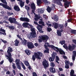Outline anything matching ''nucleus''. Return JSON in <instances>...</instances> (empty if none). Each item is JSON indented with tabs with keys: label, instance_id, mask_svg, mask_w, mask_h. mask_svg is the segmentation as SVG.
I'll return each mask as SVG.
<instances>
[{
	"label": "nucleus",
	"instance_id": "19",
	"mask_svg": "<svg viewBox=\"0 0 76 76\" xmlns=\"http://www.w3.org/2000/svg\"><path fill=\"white\" fill-rule=\"evenodd\" d=\"M63 30H58L57 31V33L58 36H59V37H61V33L63 32Z\"/></svg>",
	"mask_w": 76,
	"mask_h": 76
},
{
	"label": "nucleus",
	"instance_id": "8",
	"mask_svg": "<svg viewBox=\"0 0 76 76\" xmlns=\"http://www.w3.org/2000/svg\"><path fill=\"white\" fill-rule=\"evenodd\" d=\"M27 47L29 49H32L34 48V46L32 42H28L27 43Z\"/></svg>",
	"mask_w": 76,
	"mask_h": 76
},
{
	"label": "nucleus",
	"instance_id": "54",
	"mask_svg": "<svg viewBox=\"0 0 76 76\" xmlns=\"http://www.w3.org/2000/svg\"><path fill=\"white\" fill-rule=\"evenodd\" d=\"M63 47L64 48H65V49L66 50H67V51L68 50V47H67V46L63 45Z\"/></svg>",
	"mask_w": 76,
	"mask_h": 76
},
{
	"label": "nucleus",
	"instance_id": "45",
	"mask_svg": "<svg viewBox=\"0 0 76 76\" xmlns=\"http://www.w3.org/2000/svg\"><path fill=\"white\" fill-rule=\"evenodd\" d=\"M65 40H62L59 43H60L62 45L64 44H65Z\"/></svg>",
	"mask_w": 76,
	"mask_h": 76
},
{
	"label": "nucleus",
	"instance_id": "17",
	"mask_svg": "<svg viewBox=\"0 0 76 76\" xmlns=\"http://www.w3.org/2000/svg\"><path fill=\"white\" fill-rule=\"evenodd\" d=\"M29 25V23L27 22H26L23 23L22 26L24 28H28Z\"/></svg>",
	"mask_w": 76,
	"mask_h": 76
},
{
	"label": "nucleus",
	"instance_id": "47",
	"mask_svg": "<svg viewBox=\"0 0 76 76\" xmlns=\"http://www.w3.org/2000/svg\"><path fill=\"white\" fill-rule=\"evenodd\" d=\"M9 28L10 29H12V30H14V29H15V27H14V26H9Z\"/></svg>",
	"mask_w": 76,
	"mask_h": 76
},
{
	"label": "nucleus",
	"instance_id": "44",
	"mask_svg": "<svg viewBox=\"0 0 76 76\" xmlns=\"http://www.w3.org/2000/svg\"><path fill=\"white\" fill-rule=\"evenodd\" d=\"M71 33L73 34L76 35V30H71Z\"/></svg>",
	"mask_w": 76,
	"mask_h": 76
},
{
	"label": "nucleus",
	"instance_id": "27",
	"mask_svg": "<svg viewBox=\"0 0 76 76\" xmlns=\"http://www.w3.org/2000/svg\"><path fill=\"white\" fill-rule=\"evenodd\" d=\"M47 11H48V12L49 13H50L51 12V10H53L51 7H48V8L46 9Z\"/></svg>",
	"mask_w": 76,
	"mask_h": 76
},
{
	"label": "nucleus",
	"instance_id": "22",
	"mask_svg": "<svg viewBox=\"0 0 76 76\" xmlns=\"http://www.w3.org/2000/svg\"><path fill=\"white\" fill-rule=\"evenodd\" d=\"M14 9L15 10H16V11H17V12L20 11V8L18 5H15L14 6Z\"/></svg>",
	"mask_w": 76,
	"mask_h": 76
},
{
	"label": "nucleus",
	"instance_id": "59",
	"mask_svg": "<svg viewBox=\"0 0 76 76\" xmlns=\"http://www.w3.org/2000/svg\"><path fill=\"white\" fill-rule=\"evenodd\" d=\"M72 42H74L75 45H76V40L75 39H73L72 40Z\"/></svg>",
	"mask_w": 76,
	"mask_h": 76
},
{
	"label": "nucleus",
	"instance_id": "11",
	"mask_svg": "<svg viewBox=\"0 0 76 76\" xmlns=\"http://www.w3.org/2000/svg\"><path fill=\"white\" fill-rule=\"evenodd\" d=\"M0 6H2L3 7L6 9H8V10H11L12 8L9 7V6L7 5H5L2 3H0Z\"/></svg>",
	"mask_w": 76,
	"mask_h": 76
},
{
	"label": "nucleus",
	"instance_id": "60",
	"mask_svg": "<svg viewBox=\"0 0 76 76\" xmlns=\"http://www.w3.org/2000/svg\"><path fill=\"white\" fill-rule=\"evenodd\" d=\"M72 47V49H73V50H74L75 47H76V45H73Z\"/></svg>",
	"mask_w": 76,
	"mask_h": 76
},
{
	"label": "nucleus",
	"instance_id": "15",
	"mask_svg": "<svg viewBox=\"0 0 76 76\" xmlns=\"http://www.w3.org/2000/svg\"><path fill=\"white\" fill-rule=\"evenodd\" d=\"M20 20L21 21H25L27 22H29V20L28 18L26 17H21L20 18Z\"/></svg>",
	"mask_w": 76,
	"mask_h": 76
},
{
	"label": "nucleus",
	"instance_id": "13",
	"mask_svg": "<svg viewBox=\"0 0 76 76\" xmlns=\"http://www.w3.org/2000/svg\"><path fill=\"white\" fill-rule=\"evenodd\" d=\"M42 64L43 66L44 67H48L49 66V64L47 61L45 60V61H44L42 62Z\"/></svg>",
	"mask_w": 76,
	"mask_h": 76
},
{
	"label": "nucleus",
	"instance_id": "56",
	"mask_svg": "<svg viewBox=\"0 0 76 76\" xmlns=\"http://www.w3.org/2000/svg\"><path fill=\"white\" fill-rule=\"evenodd\" d=\"M4 19H5V20H7L8 19V16L6 15L4 16Z\"/></svg>",
	"mask_w": 76,
	"mask_h": 76
},
{
	"label": "nucleus",
	"instance_id": "10",
	"mask_svg": "<svg viewBox=\"0 0 76 76\" xmlns=\"http://www.w3.org/2000/svg\"><path fill=\"white\" fill-rule=\"evenodd\" d=\"M8 49L7 51V55H12L11 53H12L13 51V49L12 47H8Z\"/></svg>",
	"mask_w": 76,
	"mask_h": 76
},
{
	"label": "nucleus",
	"instance_id": "30",
	"mask_svg": "<svg viewBox=\"0 0 76 76\" xmlns=\"http://www.w3.org/2000/svg\"><path fill=\"white\" fill-rule=\"evenodd\" d=\"M56 59L55 60L56 62L58 63V64H59V62L58 61L60 60V58L58 57V56H56Z\"/></svg>",
	"mask_w": 76,
	"mask_h": 76
},
{
	"label": "nucleus",
	"instance_id": "3",
	"mask_svg": "<svg viewBox=\"0 0 76 76\" xmlns=\"http://www.w3.org/2000/svg\"><path fill=\"white\" fill-rule=\"evenodd\" d=\"M31 32L30 33V34L28 35V37L29 39H31V38H34L37 37V34L36 32H35V30L34 28L31 29Z\"/></svg>",
	"mask_w": 76,
	"mask_h": 76
},
{
	"label": "nucleus",
	"instance_id": "24",
	"mask_svg": "<svg viewBox=\"0 0 76 76\" xmlns=\"http://www.w3.org/2000/svg\"><path fill=\"white\" fill-rule=\"evenodd\" d=\"M38 12L39 13H41V14L44 13V10L41 8H40V9L38 8Z\"/></svg>",
	"mask_w": 76,
	"mask_h": 76
},
{
	"label": "nucleus",
	"instance_id": "33",
	"mask_svg": "<svg viewBox=\"0 0 76 76\" xmlns=\"http://www.w3.org/2000/svg\"><path fill=\"white\" fill-rule=\"evenodd\" d=\"M35 18H34V19L35 21H37L39 19L40 17L38 16V15H36L35 16Z\"/></svg>",
	"mask_w": 76,
	"mask_h": 76
},
{
	"label": "nucleus",
	"instance_id": "35",
	"mask_svg": "<svg viewBox=\"0 0 76 76\" xmlns=\"http://www.w3.org/2000/svg\"><path fill=\"white\" fill-rule=\"evenodd\" d=\"M42 4V1L41 0H38L37 1V4L38 5V6H39L40 5V4Z\"/></svg>",
	"mask_w": 76,
	"mask_h": 76
},
{
	"label": "nucleus",
	"instance_id": "62",
	"mask_svg": "<svg viewBox=\"0 0 76 76\" xmlns=\"http://www.w3.org/2000/svg\"><path fill=\"white\" fill-rule=\"evenodd\" d=\"M33 76H37V75L35 72L33 73Z\"/></svg>",
	"mask_w": 76,
	"mask_h": 76
},
{
	"label": "nucleus",
	"instance_id": "36",
	"mask_svg": "<svg viewBox=\"0 0 76 76\" xmlns=\"http://www.w3.org/2000/svg\"><path fill=\"white\" fill-rule=\"evenodd\" d=\"M19 42V40H18L17 39H16L15 40V46H18Z\"/></svg>",
	"mask_w": 76,
	"mask_h": 76
},
{
	"label": "nucleus",
	"instance_id": "4",
	"mask_svg": "<svg viewBox=\"0 0 76 76\" xmlns=\"http://www.w3.org/2000/svg\"><path fill=\"white\" fill-rule=\"evenodd\" d=\"M39 39H38V41L39 43H41V42H42V41H44L45 40L48 39L49 37L46 35L44 36L41 35L39 36Z\"/></svg>",
	"mask_w": 76,
	"mask_h": 76
},
{
	"label": "nucleus",
	"instance_id": "6",
	"mask_svg": "<svg viewBox=\"0 0 76 76\" xmlns=\"http://www.w3.org/2000/svg\"><path fill=\"white\" fill-rule=\"evenodd\" d=\"M8 21L10 22V23H16V19L12 17L8 18Z\"/></svg>",
	"mask_w": 76,
	"mask_h": 76
},
{
	"label": "nucleus",
	"instance_id": "49",
	"mask_svg": "<svg viewBox=\"0 0 76 76\" xmlns=\"http://www.w3.org/2000/svg\"><path fill=\"white\" fill-rule=\"evenodd\" d=\"M7 13L9 16H11L12 15H13L14 14L12 12H7Z\"/></svg>",
	"mask_w": 76,
	"mask_h": 76
},
{
	"label": "nucleus",
	"instance_id": "52",
	"mask_svg": "<svg viewBox=\"0 0 76 76\" xmlns=\"http://www.w3.org/2000/svg\"><path fill=\"white\" fill-rule=\"evenodd\" d=\"M61 1H58V2L57 3V4H58V5H59V6H63V5L61 4Z\"/></svg>",
	"mask_w": 76,
	"mask_h": 76
},
{
	"label": "nucleus",
	"instance_id": "58",
	"mask_svg": "<svg viewBox=\"0 0 76 76\" xmlns=\"http://www.w3.org/2000/svg\"><path fill=\"white\" fill-rule=\"evenodd\" d=\"M73 56H75L76 57V51H74L73 52Z\"/></svg>",
	"mask_w": 76,
	"mask_h": 76
},
{
	"label": "nucleus",
	"instance_id": "16",
	"mask_svg": "<svg viewBox=\"0 0 76 76\" xmlns=\"http://www.w3.org/2000/svg\"><path fill=\"white\" fill-rule=\"evenodd\" d=\"M52 57H50L49 58V60L51 62V61H53L54 60V59L55 58V57H56V55L54 54H52Z\"/></svg>",
	"mask_w": 76,
	"mask_h": 76
},
{
	"label": "nucleus",
	"instance_id": "21",
	"mask_svg": "<svg viewBox=\"0 0 76 76\" xmlns=\"http://www.w3.org/2000/svg\"><path fill=\"white\" fill-rule=\"evenodd\" d=\"M20 60L19 59H16L15 60V63L17 67H20Z\"/></svg>",
	"mask_w": 76,
	"mask_h": 76
},
{
	"label": "nucleus",
	"instance_id": "64",
	"mask_svg": "<svg viewBox=\"0 0 76 76\" xmlns=\"http://www.w3.org/2000/svg\"><path fill=\"white\" fill-rule=\"evenodd\" d=\"M10 73V72H9V71H7L6 73V75H9Z\"/></svg>",
	"mask_w": 76,
	"mask_h": 76
},
{
	"label": "nucleus",
	"instance_id": "61",
	"mask_svg": "<svg viewBox=\"0 0 76 76\" xmlns=\"http://www.w3.org/2000/svg\"><path fill=\"white\" fill-rule=\"evenodd\" d=\"M68 23L67 21H65V27H66V26H67V24Z\"/></svg>",
	"mask_w": 76,
	"mask_h": 76
},
{
	"label": "nucleus",
	"instance_id": "1",
	"mask_svg": "<svg viewBox=\"0 0 76 76\" xmlns=\"http://www.w3.org/2000/svg\"><path fill=\"white\" fill-rule=\"evenodd\" d=\"M43 56V54L40 52H35L34 55H33L32 56V59L33 61H35L36 58L39 59V60H41V58L40 57H42Z\"/></svg>",
	"mask_w": 76,
	"mask_h": 76
},
{
	"label": "nucleus",
	"instance_id": "31",
	"mask_svg": "<svg viewBox=\"0 0 76 76\" xmlns=\"http://www.w3.org/2000/svg\"><path fill=\"white\" fill-rule=\"evenodd\" d=\"M41 25H40L39 24H38L37 25V28L38 30H40V29H42V26Z\"/></svg>",
	"mask_w": 76,
	"mask_h": 76
},
{
	"label": "nucleus",
	"instance_id": "40",
	"mask_svg": "<svg viewBox=\"0 0 76 76\" xmlns=\"http://www.w3.org/2000/svg\"><path fill=\"white\" fill-rule=\"evenodd\" d=\"M69 61H66L65 62V67H69Z\"/></svg>",
	"mask_w": 76,
	"mask_h": 76
},
{
	"label": "nucleus",
	"instance_id": "20",
	"mask_svg": "<svg viewBox=\"0 0 76 76\" xmlns=\"http://www.w3.org/2000/svg\"><path fill=\"white\" fill-rule=\"evenodd\" d=\"M52 26H54V27L55 29H57L58 28V23H53Z\"/></svg>",
	"mask_w": 76,
	"mask_h": 76
},
{
	"label": "nucleus",
	"instance_id": "9",
	"mask_svg": "<svg viewBox=\"0 0 76 76\" xmlns=\"http://www.w3.org/2000/svg\"><path fill=\"white\" fill-rule=\"evenodd\" d=\"M5 56L6 58H7V57L8 58L10 63H12L13 60V59L12 58V55H7V54H5Z\"/></svg>",
	"mask_w": 76,
	"mask_h": 76
},
{
	"label": "nucleus",
	"instance_id": "63",
	"mask_svg": "<svg viewBox=\"0 0 76 76\" xmlns=\"http://www.w3.org/2000/svg\"><path fill=\"white\" fill-rule=\"evenodd\" d=\"M34 45L35 46V47H38L39 45H38V44L37 43H34Z\"/></svg>",
	"mask_w": 76,
	"mask_h": 76
},
{
	"label": "nucleus",
	"instance_id": "2",
	"mask_svg": "<svg viewBox=\"0 0 76 76\" xmlns=\"http://www.w3.org/2000/svg\"><path fill=\"white\" fill-rule=\"evenodd\" d=\"M45 44H46L44 45V47L46 50L44 51V53H49V51H50V49L49 48H48V47H50V48L51 47L52 48L54 49V50H56V47L55 46L53 45H47V44H46V43H45Z\"/></svg>",
	"mask_w": 76,
	"mask_h": 76
},
{
	"label": "nucleus",
	"instance_id": "18",
	"mask_svg": "<svg viewBox=\"0 0 76 76\" xmlns=\"http://www.w3.org/2000/svg\"><path fill=\"white\" fill-rule=\"evenodd\" d=\"M63 27H64V25H63V24H58V28L59 29L61 30V31H63Z\"/></svg>",
	"mask_w": 76,
	"mask_h": 76
},
{
	"label": "nucleus",
	"instance_id": "23",
	"mask_svg": "<svg viewBox=\"0 0 76 76\" xmlns=\"http://www.w3.org/2000/svg\"><path fill=\"white\" fill-rule=\"evenodd\" d=\"M0 31H1V32H2V35H6V33L5 30L2 29V28H0Z\"/></svg>",
	"mask_w": 76,
	"mask_h": 76
},
{
	"label": "nucleus",
	"instance_id": "55",
	"mask_svg": "<svg viewBox=\"0 0 76 76\" xmlns=\"http://www.w3.org/2000/svg\"><path fill=\"white\" fill-rule=\"evenodd\" d=\"M72 20V18H69V19H68L67 21L69 23V22H71Z\"/></svg>",
	"mask_w": 76,
	"mask_h": 76
},
{
	"label": "nucleus",
	"instance_id": "53",
	"mask_svg": "<svg viewBox=\"0 0 76 76\" xmlns=\"http://www.w3.org/2000/svg\"><path fill=\"white\" fill-rule=\"evenodd\" d=\"M75 58H76V56L75 55H72V59L73 61L75 60Z\"/></svg>",
	"mask_w": 76,
	"mask_h": 76
},
{
	"label": "nucleus",
	"instance_id": "41",
	"mask_svg": "<svg viewBox=\"0 0 76 76\" xmlns=\"http://www.w3.org/2000/svg\"><path fill=\"white\" fill-rule=\"evenodd\" d=\"M25 8L27 11H28V10H30V7H28V5H25Z\"/></svg>",
	"mask_w": 76,
	"mask_h": 76
},
{
	"label": "nucleus",
	"instance_id": "57",
	"mask_svg": "<svg viewBox=\"0 0 76 76\" xmlns=\"http://www.w3.org/2000/svg\"><path fill=\"white\" fill-rule=\"evenodd\" d=\"M42 29L39 30L38 31L40 33H44V31H42Z\"/></svg>",
	"mask_w": 76,
	"mask_h": 76
},
{
	"label": "nucleus",
	"instance_id": "26",
	"mask_svg": "<svg viewBox=\"0 0 76 76\" xmlns=\"http://www.w3.org/2000/svg\"><path fill=\"white\" fill-rule=\"evenodd\" d=\"M50 72H51V73H56V69L54 68L53 67H50Z\"/></svg>",
	"mask_w": 76,
	"mask_h": 76
},
{
	"label": "nucleus",
	"instance_id": "50",
	"mask_svg": "<svg viewBox=\"0 0 76 76\" xmlns=\"http://www.w3.org/2000/svg\"><path fill=\"white\" fill-rule=\"evenodd\" d=\"M51 7L52 9L53 10H54V9L56 8V7L55 6V4H53L52 6H51Z\"/></svg>",
	"mask_w": 76,
	"mask_h": 76
},
{
	"label": "nucleus",
	"instance_id": "12",
	"mask_svg": "<svg viewBox=\"0 0 76 76\" xmlns=\"http://www.w3.org/2000/svg\"><path fill=\"white\" fill-rule=\"evenodd\" d=\"M63 2L64 3V6L65 8H66V7H69V6L70 4V2L67 1V0H63Z\"/></svg>",
	"mask_w": 76,
	"mask_h": 76
},
{
	"label": "nucleus",
	"instance_id": "42",
	"mask_svg": "<svg viewBox=\"0 0 76 76\" xmlns=\"http://www.w3.org/2000/svg\"><path fill=\"white\" fill-rule=\"evenodd\" d=\"M1 1V2L4 3V4H5V5L7 4V2H6V0H0Z\"/></svg>",
	"mask_w": 76,
	"mask_h": 76
},
{
	"label": "nucleus",
	"instance_id": "5",
	"mask_svg": "<svg viewBox=\"0 0 76 76\" xmlns=\"http://www.w3.org/2000/svg\"><path fill=\"white\" fill-rule=\"evenodd\" d=\"M55 51L57 52V53H58L59 52L60 54H61V55H65L66 53L64 51L61 49V48H59L58 47H56V48L55 49Z\"/></svg>",
	"mask_w": 76,
	"mask_h": 76
},
{
	"label": "nucleus",
	"instance_id": "7",
	"mask_svg": "<svg viewBox=\"0 0 76 76\" xmlns=\"http://www.w3.org/2000/svg\"><path fill=\"white\" fill-rule=\"evenodd\" d=\"M30 7L32 9V12L33 13L34 15L35 14V9H36V6H35V5L34 3H33L31 4Z\"/></svg>",
	"mask_w": 76,
	"mask_h": 76
},
{
	"label": "nucleus",
	"instance_id": "14",
	"mask_svg": "<svg viewBox=\"0 0 76 76\" xmlns=\"http://www.w3.org/2000/svg\"><path fill=\"white\" fill-rule=\"evenodd\" d=\"M51 18L56 22H58V19H59L57 15H55L53 17H51Z\"/></svg>",
	"mask_w": 76,
	"mask_h": 76
},
{
	"label": "nucleus",
	"instance_id": "39",
	"mask_svg": "<svg viewBox=\"0 0 76 76\" xmlns=\"http://www.w3.org/2000/svg\"><path fill=\"white\" fill-rule=\"evenodd\" d=\"M39 24H41L42 26H45V24H44L45 23L43 21H39Z\"/></svg>",
	"mask_w": 76,
	"mask_h": 76
},
{
	"label": "nucleus",
	"instance_id": "25",
	"mask_svg": "<svg viewBox=\"0 0 76 76\" xmlns=\"http://www.w3.org/2000/svg\"><path fill=\"white\" fill-rule=\"evenodd\" d=\"M68 13H69V15H70L71 16H72V12H73V10L72 9H69L68 10Z\"/></svg>",
	"mask_w": 76,
	"mask_h": 76
},
{
	"label": "nucleus",
	"instance_id": "34",
	"mask_svg": "<svg viewBox=\"0 0 76 76\" xmlns=\"http://www.w3.org/2000/svg\"><path fill=\"white\" fill-rule=\"evenodd\" d=\"M42 1H43L45 3V4H50V1H48L47 0H42Z\"/></svg>",
	"mask_w": 76,
	"mask_h": 76
},
{
	"label": "nucleus",
	"instance_id": "29",
	"mask_svg": "<svg viewBox=\"0 0 76 76\" xmlns=\"http://www.w3.org/2000/svg\"><path fill=\"white\" fill-rule=\"evenodd\" d=\"M25 52L28 56H29L31 54V51L29 50H26Z\"/></svg>",
	"mask_w": 76,
	"mask_h": 76
},
{
	"label": "nucleus",
	"instance_id": "51",
	"mask_svg": "<svg viewBox=\"0 0 76 76\" xmlns=\"http://www.w3.org/2000/svg\"><path fill=\"white\" fill-rule=\"evenodd\" d=\"M55 64L54 63V62H51L50 63V65L52 67H55Z\"/></svg>",
	"mask_w": 76,
	"mask_h": 76
},
{
	"label": "nucleus",
	"instance_id": "28",
	"mask_svg": "<svg viewBox=\"0 0 76 76\" xmlns=\"http://www.w3.org/2000/svg\"><path fill=\"white\" fill-rule=\"evenodd\" d=\"M22 43L23 44V45H26L27 42V40H26V39H25L23 38V40H22Z\"/></svg>",
	"mask_w": 76,
	"mask_h": 76
},
{
	"label": "nucleus",
	"instance_id": "48",
	"mask_svg": "<svg viewBox=\"0 0 76 76\" xmlns=\"http://www.w3.org/2000/svg\"><path fill=\"white\" fill-rule=\"evenodd\" d=\"M47 31H48L49 32H51V31H52V29L50 27H48L47 28Z\"/></svg>",
	"mask_w": 76,
	"mask_h": 76
},
{
	"label": "nucleus",
	"instance_id": "37",
	"mask_svg": "<svg viewBox=\"0 0 76 76\" xmlns=\"http://www.w3.org/2000/svg\"><path fill=\"white\" fill-rule=\"evenodd\" d=\"M20 7H23L24 6V2H23L22 1H20Z\"/></svg>",
	"mask_w": 76,
	"mask_h": 76
},
{
	"label": "nucleus",
	"instance_id": "43",
	"mask_svg": "<svg viewBox=\"0 0 76 76\" xmlns=\"http://www.w3.org/2000/svg\"><path fill=\"white\" fill-rule=\"evenodd\" d=\"M25 65H26V66H28V67H31V66H30V65H29V63H28V61H25Z\"/></svg>",
	"mask_w": 76,
	"mask_h": 76
},
{
	"label": "nucleus",
	"instance_id": "38",
	"mask_svg": "<svg viewBox=\"0 0 76 76\" xmlns=\"http://www.w3.org/2000/svg\"><path fill=\"white\" fill-rule=\"evenodd\" d=\"M68 50H70V51H72L73 50L72 46L70 44L69 45H68Z\"/></svg>",
	"mask_w": 76,
	"mask_h": 76
},
{
	"label": "nucleus",
	"instance_id": "46",
	"mask_svg": "<svg viewBox=\"0 0 76 76\" xmlns=\"http://www.w3.org/2000/svg\"><path fill=\"white\" fill-rule=\"evenodd\" d=\"M0 40L2 42H3L4 43V44H6L7 42L6 40H4L1 39H0Z\"/></svg>",
	"mask_w": 76,
	"mask_h": 76
},
{
	"label": "nucleus",
	"instance_id": "32",
	"mask_svg": "<svg viewBox=\"0 0 76 76\" xmlns=\"http://www.w3.org/2000/svg\"><path fill=\"white\" fill-rule=\"evenodd\" d=\"M70 73L71 76H76L75 75H74V73H75V71L73 70H71Z\"/></svg>",
	"mask_w": 76,
	"mask_h": 76
}]
</instances>
